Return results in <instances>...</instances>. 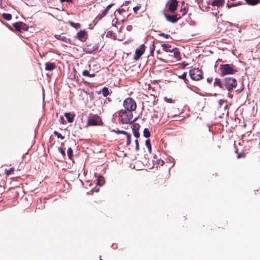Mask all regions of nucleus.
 <instances>
[{
    "mask_svg": "<svg viewBox=\"0 0 260 260\" xmlns=\"http://www.w3.org/2000/svg\"><path fill=\"white\" fill-rule=\"evenodd\" d=\"M239 68L233 64H222L219 70L222 76L233 75L239 71Z\"/></svg>",
    "mask_w": 260,
    "mask_h": 260,
    "instance_id": "nucleus-1",
    "label": "nucleus"
},
{
    "mask_svg": "<svg viewBox=\"0 0 260 260\" xmlns=\"http://www.w3.org/2000/svg\"><path fill=\"white\" fill-rule=\"evenodd\" d=\"M119 120L123 124L132 123L133 114L130 111L121 109L118 112ZM134 120V121H135Z\"/></svg>",
    "mask_w": 260,
    "mask_h": 260,
    "instance_id": "nucleus-2",
    "label": "nucleus"
},
{
    "mask_svg": "<svg viewBox=\"0 0 260 260\" xmlns=\"http://www.w3.org/2000/svg\"><path fill=\"white\" fill-rule=\"evenodd\" d=\"M123 106L124 108V110L130 111L131 112L135 111L137 108L135 101L132 98H130L126 99L123 101Z\"/></svg>",
    "mask_w": 260,
    "mask_h": 260,
    "instance_id": "nucleus-3",
    "label": "nucleus"
},
{
    "mask_svg": "<svg viewBox=\"0 0 260 260\" xmlns=\"http://www.w3.org/2000/svg\"><path fill=\"white\" fill-rule=\"evenodd\" d=\"M189 75L192 80L199 81L203 78V72L198 68H194L190 70Z\"/></svg>",
    "mask_w": 260,
    "mask_h": 260,
    "instance_id": "nucleus-4",
    "label": "nucleus"
},
{
    "mask_svg": "<svg viewBox=\"0 0 260 260\" xmlns=\"http://www.w3.org/2000/svg\"><path fill=\"white\" fill-rule=\"evenodd\" d=\"M237 85V82H214V86H218L221 88L225 87L229 91L235 88Z\"/></svg>",
    "mask_w": 260,
    "mask_h": 260,
    "instance_id": "nucleus-5",
    "label": "nucleus"
},
{
    "mask_svg": "<svg viewBox=\"0 0 260 260\" xmlns=\"http://www.w3.org/2000/svg\"><path fill=\"white\" fill-rule=\"evenodd\" d=\"M101 122V119L99 116L94 115L92 117H88L87 119V125L88 126H94L99 125Z\"/></svg>",
    "mask_w": 260,
    "mask_h": 260,
    "instance_id": "nucleus-6",
    "label": "nucleus"
},
{
    "mask_svg": "<svg viewBox=\"0 0 260 260\" xmlns=\"http://www.w3.org/2000/svg\"><path fill=\"white\" fill-rule=\"evenodd\" d=\"M145 45L144 44H142L136 49L135 55L134 57V59L135 60H138L140 58V57L143 55L145 50Z\"/></svg>",
    "mask_w": 260,
    "mask_h": 260,
    "instance_id": "nucleus-7",
    "label": "nucleus"
},
{
    "mask_svg": "<svg viewBox=\"0 0 260 260\" xmlns=\"http://www.w3.org/2000/svg\"><path fill=\"white\" fill-rule=\"evenodd\" d=\"M168 10L173 12H174L178 6V1L177 0H169L167 3Z\"/></svg>",
    "mask_w": 260,
    "mask_h": 260,
    "instance_id": "nucleus-8",
    "label": "nucleus"
},
{
    "mask_svg": "<svg viewBox=\"0 0 260 260\" xmlns=\"http://www.w3.org/2000/svg\"><path fill=\"white\" fill-rule=\"evenodd\" d=\"M13 26L18 31L20 32H22V30H26L25 24L21 22L14 23L13 24Z\"/></svg>",
    "mask_w": 260,
    "mask_h": 260,
    "instance_id": "nucleus-9",
    "label": "nucleus"
},
{
    "mask_svg": "<svg viewBox=\"0 0 260 260\" xmlns=\"http://www.w3.org/2000/svg\"><path fill=\"white\" fill-rule=\"evenodd\" d=\"M132 128L134 136L138 139L140 137V133L139 132L140 128V125L139 123H135L132 125Z\"/></svg>",
    "mask_w": 260,
    "mask_h": 260,
    "instance_id": "nucleus-10",
    "label": "nucleus"
},
{
    "mask_svg": "<svg viewBox=\"0 0 260 260\" xmlns=\"http://www.w3.org/2000/svg\"><path fill=\"white\" fill-rule=\"evenodd\" d=\"M165 17L168 21L172 23H175L178 20L177 15H169L165 14Z\"/></svg>",
    "mask_w": 260,
    "mask_h": 260,
    "instance_id": "nucleus-11",
    "label": "nucleus"
},
{
    "mask_svg": "<svg viewBox=\"0 0 260 260\" xmlns=\"http://www.w3.org/2000/svg\"><path fill=\"white\" fill-rule=\"evenodd\" d=\"M64 116L69 122H72L74 121L75 114L72 113H65Z\"/></svg>",
    "mask_w": 260,
    "mask_h": 260,
    "instance_id": "nucleus-12",
    "label": "nucleus"
},
{
    "mask_svg": "<svg viewBox=\"0 0 260 260\" xmlns=\"http://www.w3.org/2000/svg\"><path fill=\"white\" fill-rule=\"evenodd\" d=\"M55 68L54 63L46 62L45 63V70L49 71L53 70Z\"/></svg>",
    "mask_w": 260,
    "mask_h": 260,
    "instance_id": "nucleus-13",
    "label": "nucleus"
},
{
    "mask_svg": "<svg viewBox=\"0 0 260 260\" xmlns=\"http://www.w3.org/2000/svg\"><path fill=\"white\" fill-rule=\"evenodd\" d=\"M96 49V48L94 46L91 47L90 46L87 45L84 48L83 50L87 53H91L95 51Z\"/></svg>",
    "mask_w": 260,
    "mask_h": 260,
    "instance_id": "nucleus-14",
    "label": "nucleus"
},
{
    "mask_svg": "<svg viewBox=\"0 0 260 260\" xmlns=\"http://www.w3.org/2000/svg\"><path fill=\"white\" fill-rule=\"evenodd\" d=\"M162 50L167 52H172L174 51V49H170L169 48L171 47L170 45L167 44H163L161 45Z\"/></svg>",
    "mask_w": 260,
    "mask_h": 260,
    "instance_id": "nucleus-15",
    "label": "nucleus"
},
{
    "mask_svg": "<svg viewBox=\"0 0 260 260\" xmlns=\"http://www.w3.org/2000/svg\"><path fill=\"white\" fill-rule=\"evenodd\" d=\"M224 0H213L212 2L211 5L213 6L219 7L223 4Z\"/></svg>",
    "mask_w": 260,
    "mask_h": 260,
    "instance_id": "nucleus-16",
    "label": "nucleus"
},
{
    "mask_svg": "<svg viewBox=\"0 0 260 260\" xmlns=\"http://www.w3.org/2000/svg\"><path fill=\"white\" fill-rule=\"evenodd\" d=\"M246 4L249 5H255L260 2V0H245Z\"/></svg>",
    "mask_w": 260,
    "mask_h": 260,
    "instance_id": "nucleus-17",
    "label": "nucleus"
},
{
    "mask_svg": "<svg viewBox=\"0 0 260 260\" xmlns=\"http://www.w3.org/2000/svg\"><path fill=\"white\" fill-rule=\"evenodd\" d=\"M82 75L84 76L88 77H93L95 76L94 73L90 74L87 70H84L82 72Z\"/></svg>",
    "mask_w": 260,
    "mask_h": 260,
    "instance_id": "nucleus-18",
    "label": "nucleus"
},
{
    "mask_svg": "<svg viewBox=\"0 0 260 260\" xmlns=\"http://www.w3.org/2000/svg\"><path fill=\"white\" fill-rule=\"evenodd\" d=\"M85 35L86 31L85 30H80L79 32L77 33V37L80 40L84 38Z\"/></svg>",
    "mask_w": 260,
    "mask_h": 260,
    "instance_id": "nucleus-19",
    "label": "nucleus"
},
{
    "mask_svg": "<svg viewBox=\"0 0 260 260\" xmlns=\"http://www.w3.org/2000/svg\"><path fill=\"white\" fill-rule=\"evenodd\" d=\"M102 94L104 97H106L109 94V89L107 87H104L102 89Z\"/></svg>",
    "mask_w": 260,
    "mask_h": 260,
    "instance_id": "nucleus-20",
    "label": "nucleus"
},
{
    "mask_svg": "<svg viewBox=\"0 0 260 260\" xmlns=\"http://www.w3.org/2000/svg\"><path fill=\"white\" fill-rule=\"evenodd\" d=\"M2 16L5 19H6L8 21H9L12 19L11 14H9V13H3L2 14Z\"/></svg>",
    "mask_w": 260,
    "mask_h": 260,
    "instance_id": "nucleus-21",
    "label": "nucleus"
},
{
    "mask_svg": "<svg viewBox=\"0 0 260 260\" xmlns=\"http://www.w3.org/2000/svg\"><path fill=\"white\" fill-rule=\"evenodd\" d=\"M55 37L58 39L63 41L64 42H67L68 38L65 36H62L60 35H55Z\"/></svg>",
    "mask_w": 260,
    "mask_h": 260,
    "instance_id": "nucleus-22",
    "label": "nucleus"
},
{
    "mask_svg": "<svg viewBox=\"0 0 260 260\" xmlns=\"http://www.w3.org/2000/svg\"><path fill=\"white\" fill-rule=\"evenodd\" d=\"M67 154L69 159H72L73 156V151L71 148H69L68 149Z\"/></svg>",
    "mask_w": 260,
    "mask_h": 260,
    "instance_id": "nucleus-23",
    "label": "nucleus"
},
{
    "mask_svg": "<svg viewBox=\"0 0 260 260\" xmlns=\"http://www.w3.org/2000/svg\"><path fill=\"white\" fill-rule=\"evenodd\" d=\"M143 136L145 138H149L150 136V133L147 128H145L144 129Z\"/></svg>",
    "mask_w": 260,
    "mask_h": 260,
    "instance_id": "nucleus-24",
    "label": "nucleus"
},
{
    "mask_svg": "<svg viewBox=\"0 0 260 260\" xmlns=\"http://www.w3.org/2000/svg\"><path fill=\"white\" fill-rule=\"evenodd\" d=\"M173 49H174V51H173L172 52H173L174 57L176 59L179 58L180 56V54L179 51L177 50L176 48H173Z\"/></svg>",
    "mask_w": 260,
    "mask_h": 260,
    "instance_id": "nucleus-25",
    "label": "nucleus"
},
{
    "mask_svg": "<svg viewBox=\"0 0 260 260\" xmlns=\"http://www.w3.org/2000/svg\"><path fill=\"white\" fill-rule=\"evenodd\" d=\"M145 145L148 148L149 152L151 153V145L150 140L149 139L145 141Z\"/></svg>",
    "mask_w": 260,
    "mask_h": 260,
    "instance_id": "nucleus-26",
    "label": "nucleus"
},
{
    "mask_svg": "<svg viewBox=\"0 0 260 260\" xmlns=\"http://www.w3.org/2000/svg\"><path fill=\"white\" fill-rule=\"evenodd\" d=\"M15 169L14 168H11L10 169L7 170H5V174L7 176H9L12 174L13 173Z\"/></svg>",
    "mask_w": 260,
    "mask_h": 260,
    "instance_id": "nucleus-27",
    "label": "nucleus"
},
{
    "mask_svg": "<svg viewBox=\"0 0 260 260\" xmlns=\"http://www.w3.org/2000/svg\"><path fill=\"white\" fill-rule=\"evenodd\" d=\"M241 4L240 2H238V3H232L231 4H229V3H227L226 4V6L229 8H232V7H235V6H238V5H240Z\"/></svg>",
    "mask_w": 260,
    "mask_h": 260,
    "instance_id": "nucleus-28",
    "label": "nucleus"
},
{
    "mask_svg": "<svg viewBox=\"0 0 260 260\" xmlns=\"http://www.w3.org/2000/svg\"><path fill=\"white\" fill-rule=\"evenodd\" d=\"M125 135L126 136V139H127L126 145L127 146H129L130 145V144L131 143V136L127 132V135Z\"/></svg>",
    "mask_w": 260,
    "mask_h": 260,
    "instance_id": "nucleus-29",
    "label": "nucleus"
},
{
    "mask_svg": "<svg viewBox=\"0 0 260 260\" xmlns=\"http://www.w3.org/2000/svg\"><path fill=\"white\" fill-rule=\"evenodd\" d=\"M53 134L57 137L58 139H60L61 140L64 139V137L63 136H62L60 133L56 131H54Z\"/></svg>",
    "mask_w": 260,
    "mask_h": 260,
    "instance_id": "nucleus-30",
    "label": "nucleus"
},
{
    "mask_svg": "<svg viewBox=\"0 0 260 260\" xmlns=\"http://www.w3.org/2000/svg\"><path fill=\"white\" fill-rule=\"evenodd\" d=\"M113 132L117 134H123V135H127V132L123 131L120 130H113Z\"/></svg>",
    "mask_w": 260,
    "mask_h": 260,
    "instance_id": "nucleus-31",
    "label": "nucleus"
},
{
    "mask_svg": "<svg viewBox=\"0 0 260 260\" xmlns=\"http://www.w3.org/2000/svg\"><path fill=\"white\" fill-rule=\"evenodd\" d=\"M58 151L62 154L63 157L66 156V152L61 147L58 148Z\"/></svg>",
    "mask_w": 260,
    "mask_h": 260,
    "instance_id": "nucleus-32",
    "label": "nucleus"
},
{
    "mask_svg": "<svg viewBox=\"0 0 260 260\" xmlns=\"http://www.w3.org/2000/svg\"><path fill=\"white\" fill-rule=\"evenodd\" d=\"M237 157L238 158H244L246 157V154L243 152L239 153H238Z\"/></svg>",
    "mask_w": 260,
    "mask_h": 260,
    "instance_id": "nucleus-33",
    "label": "nucleus"
},
{
    "mask_svg": "<svg viewBox=\"0 0 260 260\" xmlns=\"http://www.w3.org/2000/svg\"><path fill=\"white\" fill-rule=\"evenodd\" d=\"M186 73H183L181 75L178 76V77L179 79L185 80V78H186Z\"/></svg>",
    "mask_w": 260,
    "mask_h": 260,
    "instance_id": "nucleus-34",
    "label": "nucleus"
},
{
    "mask_svg": "<svg viewBox=\"0 0 260 260\" xmlns=\"http://www.w3.org/2000/svg\"><path fill=\"white\" fill-rule=\"evenodd\" d=\"M135 142L136 144V151H138L139 150L140 148H139V143H138V140H136Z\"/></svg>",
    "mask_w": 260,
    "mask_h": 260,
    "instance_id": "nucleus-35",
    "label": "nucleus"
},
{
    "mask_svg": "<svg viewBox=\"0 0 260 260\" xmlns=\"http://www.w3.org/2000/svg\"><path fill=\"white\" fill-rule=\"evenodd\" d=\"M71 25L75 27L76 28L80 27L79 23H74V22H71Z\"/></svg>",
    "mask_w": 260,
    "mask_h": 260,
    "instance_id": "nucleus-36",
    "label": "nucleus"
},
{
    "mask_svg": "<svg viewBox=\"0 0 260 260\" xmlns=\"http://www.w3.org/2000/svg\"><path fill=\"white\" fill-rule=\"evenodd\" d=\"M151 88V87L150 86V84H147L146 82L145 83V88L144 89L145 90L148 89L150 90Z\"/></svg>",
    "mask_w": 260,
    "mask_h": 260,
    "instance_id": "nucleus-37",
    "label": "nucleus"
},
{
    "mask_svg": "<svg viewBox=\"0 0 260 260\" xmlns=\"http://www.w3.org/2000/svg\"><path fill=\"white\" fill-rule=\"evenodd\" d=\"M165 100L167 102V103H173V100H172V99L171 98H169V99H168L167 98H165Z\"/></svg>",
    "mask_w": 260,
    "mask_h": 260,
    "instance_id": "nucleus-38",
    "label": "nucleus"
},
{
    "mask_svg": "<svg viewBox=\"0 0 260 260\" xmlns=\"http://www.w3.org/2000/svg\"><path fill=\"white\" fill-rule=\"evenodd\" d=\"M159 36H163L165 38H168L169 37V35H168V34H164V33H160L159 34Z\"/></svg>",
    "mask_w": 260,
    "mask_h": 260,
    "instance_id": "nucleus-39",
    "label": "nucleus"
},
{
    "mask_svg": "<svg viewBox=\"0 0 260 260\" xmlns=\"http://www.w3.org/2000/svg\"><path fill=\"white\" fill-rule=\"evenodd\" d=\"M140 7L139 6H136L135 7H134L133 8V10L134 11L135 13H137V11L140 9Z\"/></svg>",
    "mask_w": 260,
    "mask_h": 260,
    "instance_id": "nucleus-40",
    "label": "nucleus"
},
{
    "mask_svg": "<svg viewBox=\"0 0 260 260\" xmlns=\"http://www.w3.org/2000/svg\"><path fill=\"white\" fill-rule=\"evenodd\" d=\"M180 11L182 12V15H184L187 13V10L185 8H184L183 9H181Z\"/></svg>",
    "mask_w": 260,
    "mask_h": 260,
    "instance_id": "nucleus-41",
    "label": "nucleus"
},
{
    "mask_svg": "<svg viewBox=\"0 0 260 260\" xmlns=\"http://www.w3.org/2000/svg\"><path fill=\"white\" fill-rule=\"evenodd\" d=\"M107 13H108V11H107V10L105 9V10L103 11V12H102V14H101V16H102V17H104V16H105L107 14Z\"/></svg>",
    "mask_w": 260,
    "mask_h": 260,
    "instance_id": "nucleus-42",
    "label": "nucleus"
},
{
    "mask_svg": "<svg viewBox=\"0 0 260 260\" xmlns=\"http://www.w3.org/2000/svg\"><path fill=\"white\" fill-rule=\"evenodd\" d=\"M117 11H118V12L119 13V14H121L122 12L125 11V10H124V9H117Z\"/></svg>",
    "mask_w": 260,
    "mask_h": 260,
    "instance_id": "nucleus-43",
    "label": "nucleus"
},
{
    "mask_svg": "<svg viewBox=\"0 0 260 260\" xmlns=\"http://www.w3.org/2000/svg\"><path fill=\"white\" fill-rule=\"evenodd\" d=\"M60 2L63 3L67 2L69 3H72L73 2V0H60Z\"/></svg>",
    "mask_w": 260,
    "mask_h": 260,
    "instance_id": "nucleus-44",
    "label": "nucleus"
},
{
    "mask_svg": "<svg viewBox=\"0 0 260 260\" xmlns=\"http://www.w3.org/2000/svg\"><path fill=\"white\" fill-rule=\"evenodd\" d=\"M113 5V4L109 5L105 9L108 11L109 9L111 8Z\"/></svg>",
    "mask_w": 260,
    "mask_h": 260,
    "instance_id": "nucleus-45",
    "label": "nucleus"
},
{
    "mask_svg": "<svg viewBox=\"0 0 260 260\" xmlns=\"http://www.w3.org/2000/svg\"><path fill=\"white\" fill-rule=\"evenodd\" d=\"M152 48H151V54H153V52H154V45L153 44L152 45Z\"/></svg>",
    "mask_w": 260,
    "mask_h": 260,
    "instance_id": "nucleus-46",
    "label": "nucleus"
},
{
    "mask_svg": "<svg viewBox=\"0 0 260 260\" xmlns=\"http://www.w3.org/2000/svg\"><path fill=\"white\" fill-rule=\"evenodd\" d=\"M243 87L242 86L240 88L237 89L236 90L237 91H242L243 90Z\"/></svg>",
    "mask_w": 260,
    "mask_h": 260,
    "instance_id": "nucleus-47",
    "label": "nucleus"
},
{
    "mask_svg": "<svg viewBox=\"0 0 260 260\" xmlns=\"http://www.w3.org/2000/svg\"><path fill=\"white\" fill-rule=\"evenodd\" d=\"M60 119H61V120H62V123L63 124L64 123V118L62 116L60 117Z\"/></svg>",
    "mask_w": 260,
    "mask_h": 260,
    "instance_id": "nucleus-48",
    "label": "nucleus"
},
{
    "mask_svg": "<svg viewBox=\"0 0 260 260\" xmlns=\"http://www.w3.org/2000/svg\"><path fill=\"white\" fill-rule=\"evenodd\" d=\"M232 81H233V82L237 81L236 79H235V78H232Z\"/></svg>",
    "mask_w": 260,
    "mask_h": 260,
    "instance_id": "nucleus-49",
    "label": "nucleus"
},
{
    "mask_svg": "<svg viewBox=\"0 0 260 260\" xmlns=\"http://www.w3.org/2000/svg\"><path fill=\"white\" fill-rule=\"evenodd\" d=\"M207 81H212V79H210V78H207Z\"/></svg>",
    "mask_w": 260,
    "mask_h": 260,
    "instance_id": "nucleus-50",
    "label": "nucleus"
},
{
    "mask_svg": "<svg viewBox=\"0 0 260 260\" xmlns=\"http://www.w3.org/2000/svg\"><path fill=\"white\" fill-rule=\"evenodd\" d=\"M215 81H220V80L219 79H217V78H216L215 79Z\"/></svg>",
    "mask_w": 260,
    "mask_h": 260,
    "instance_id": "nucleus-51",
    "label": "nucleus"
},
{
    "mask_svg": "<svg viewBox=\"0 0 260 260\" xmlns=\"http://www.w3.org/2000/svg\"><path fill=\"white\" fill-rule=\"evenodd\" d=\"M152 81L155 82V81H159V80H153Z\"/></svg>",
    "mask_w": 260,
    "mask_h": 260,
    "instance_id": "nucleus-52",
    "label": "nucleus"
},
{
    "mask_svg": "<svg viewBox=\"0 0 260 260\" xmlns=\"http://www.w3.org/2000/svg\"><path fill=\"white\" fill-rule=\"evenodd\" d=\"M239 83H240V84H241V85H242V84H243V82H239Z\"/></svg>",
    "mask_w": 260,
    "mask_h": 260,
    "instance_id": "nucleus-53",
    "label": "nucleus"
},
{
    "mask_svg": "<svg viewBox=\"0 0 260 260\" xmlns=\"http://www.w3.org/2000/svg\"><path fill=\"white\" fill-rule=\"evenodd\" d=\"M101 257H102L101 256H100V260H103V259H102Z\"/></svg>",
    "mask_w": 260,
    "mask_h": 260,
    "instance_id": "nucleus-54",
    "label": "nucleus"
},
{
    "mask_svg": "<svg viewBox=\"0 0 260 260\" xmlns=\"http://www.w3.org/2000/svg\"><path fill=\"white\" fill-rule=\"evenodd\" d=\"M157 52L158 53L159 52V50H157Z\"/></svg>",
    "mask_w": 260,
    "mask_h": 260,
    "instance_id": "nucleus-55",
    "label": "nucleus"
},
{
    "mask_svg": "<svg viewBox=\"0 0 260 260\" xmlns=\"http://www.w3.org/2000/svg\"><path fill=\"white\" fill-rule=\"evenodd\" d=\"M129 26L127 27V28H128V29H130V28H128Z\"/></svg>",
    "mask_w": 260,
    "mask_h": 260,
    "instance_id": "nucleus-56",
    "label": "nucleus"
},
{
    "mask_svg": "<svg viewBox=\"0 0 260 260\" xmlns=\"http://www.w3.org/2000/svg\"><path fill=\"white\" fill-rule=\"evenodd\" d=\"M129 26L127 27V28H128V29H130V28H128Z\"/></svg>",
    "mask_w": 260,
    "mask_h": 260,
    "instance_id": "nucleus-57",
    "label": "nucleus"
},
{
    "mask_svg": "<svg viewBox=\"0 0 260 260\" xmlns=\"http://www.w3.org/2000/svg\"><path fill=\"white\" fill-rule=\"evenodd\" d=\"M108 34H109V35H110V31H108Z\"/></svg>",
    "mask_w": 260,
    "mask_h": 260,
    "instance_id": "nucleus-58",
    "label": "nucleus"
},
{
    "mask_svg": "<svg viewBox=\"0 0 260 260\" xmlns=\"http://www.w3.org/2000/svg\"><path fill=\"white\" fill-rule=\"evenodd\" d=\"M108 34H109V35H110V31H108Z\"/></svg>",
    "mask_w": 260,
    "mask_h": 260,
    "instance_id": "nucleus-59",
    "label": "nucleus"
}]
</instances>
